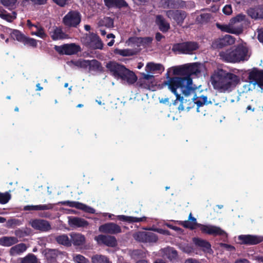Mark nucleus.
Wrapping results in <instances>:
<instances>
[{"label": "nucleus", "mask_w": 263, "mask_h": 263, "mask_svg": "<svg viewBox=\"0 0 263 263\" xmlns=\"http://www.w3.org/2000/svg\"><path fill=\"white\" fill-rule=\"evenodd\" d=\"M211 82L214 89L219 92L232 91L240 83L239 76L221 68L215 70L211 76Z\"/></svg>", "instance_id": "1"}, {"label": "nucleus", "mask_w": 263, "mask_h": 263, "mask_svg": "<svg viewBox=\"0 0 263 263\" xmlns=\"http://www.w3.org/2000/svg\"><path fill=\"white\" fill-rule=\"evenodd\" d=\"M169 76L168 73H167ZM190 80L188 81L186 79L181 78L176 76L171 77L167 76V80L164 81L163 84L168 86V88L173 93L176 97V101H182L183 97L178 93L177 89H180L181 93L184 96H188L192 91L194 90V88L190 83Z\"/></svg>", "instance_id": "2"}, {"label": "nucleus", "mask_w": 263, "mask_h": 263, "mask_svg": "<svg viewBox=\"0 0 263 263\" xmlns=\"http://www.w3.org/2000/svg\"><path fill=\"white\" fill-rule=\"evenodd\" d=\"M188 220L192 221L196 224L197 227L200 228L202 233L214 236H222L227 237L226 232L222 230L220 227L213 225H204L197 222L196 219L192 216V213H190L189 216Z\"/></svg>", "instance_id": "3"}, {"label": "nucleus", "mask_w": 263, "mask_h": 263, "mask_svg": "<svg viewBox=\"0 0 263 263\" xmlns=\"http://www.w3.org/2000/svg\"><path fill=\"white\" fill-rule=\"evenodd\" d=\"M199 48V44L196 42L185 41L174 44L172 50L174 53L184 54H192L194 51Z\"/></svg>", "instance_id": "4"}, {"label": "nucleus", "mask_w": 263, "mask_h": 263, "mask_svg": "<svg viewBox=\"0 0 263 263\" xmlns=\"http://www.w3.org/2000/svg\"><path fill=\"white\" fill-rule=\"evenodd\" d=\"M82 43L86 47L92 49H102L103 44L99 36L93 32L85 33L81 37Z\"/></svg>", "instance_id": "5"}, {"label": "nucleus", "mask_w": 263, "mask_h": 263, "mask_svg": "<svg viewBox=\"0 0 263 263\" xmlns=\"http://www.w3.org/2000/svg\"><path fill=\"white\" fill-rule=\"evenodd\" d=\"M81 21V15L77 11L71 10L63 17V23L68 27L76 28Z\"/></svg>", "instance_id": "6"}, {"label": "nucleus", "mask_w": 263, "mask_h": 263, "mask_svg": "<svg viewBox=\"0 0 263 263\" xmlns=\"http://www.w3.org/2000/svg\"><path fill=\"white\" fill-rule=\"evenodd\" d=\"M54 49L59 54L65 55L76 54L81 51L80 46L74 43L55 46Z\"/></svg>", "instance_id": "7"}, {"label": "nucleus", "mask_w": 263, "mask_h": 263, "mask_svg": "<svg viewBox=\"0 0 263 263\" xmlns=\"http://www.w3.org/2000/svg\"><path fill=\"white\" fill-rule=\"evenodd\" d=\"M248 82L254 86L258 85L261 89L263 88V70L253 68L249 72Z\"/></svg>", "instance_id": "8"}, {"label": "nucleus", "mask_w": 263, "mask_h": 263, "mask_svg": "<svg viewBox=\"0 0 263 263\" xmlns=\"http://www.w3.org/2000/svg\"><path fill=\"white\" fill-rule=\"evenodd\" d=\"M133 237L137 241L142 242H156L158 239L157 235L152 232L139 231Z\"/></svg>", "instance_id": "9"}, {"label": "nucleus", "mask_w": 263, "mask_h": 263, "mask_svg": "<svg viewBox=\"0 0 263 263\" xmlns=\"http://www.w3.org/2000/svg\"><path fill=\"white\" fill-rule=\"evenodd\" d=\"M166 15L171 20H173L178 25L181 26L186 17V13L180 10H168L166 11Z\"/></svg>", "instance_id": "10"}, {"label": "nucleus", "mask_w": 263, "mask_h": 263, "mask_svg": "<svg viewBox=\"0 0 263 263\" xmlns=\"http://www.w3.org/2000/svg\"><path fill=\"white\" fill-rule=\"evenodd\" d=\"M57 205H67L71 208H75L79 210H81L86 213L94 214L95 213V210L89 206L85 204L79 202L78 201H63L58 202L56 203Z\"/></svg>", "instance_id": "11"}, {"label": "nucleus", "mask_w": 263, "mask_h": 263, "mask_svg": "<svg viewBox=\"0 0 263 263\" xmlns=\"http://www.w3.org/2000/svg\"><path fill=\"white\" fill-rule=\"evenodd\" d=\"M106 67L112 76L117 79H120L124 71L126 68L123 65L116 62L110 61L106 65Z\"/></svg>", "instance_id": "12"}, {"label": "nucleus", "mask_w": 263, "mask_h": 263, "mask_svg": "<svg viewBox=\"0 0 263 263\" xmlns=\"http://www.w3.org/2000/svg\"><path fill=\"white\" fill-rule=\"evenodd\" d=\"M29 223L34 230H39L40 232H47L51 229L50 222L44 219H32L30 221Z\"/></svg>", "instance_id": "13"}, {"label": "nucleus", "mask_w": 263, "mask_h": 263, "mask_svg": "<svg viewBox=\"0 0 263 263\" xmlns=\"http://www.w3.org/2000/svg\"><path fill=\"white\" fill-rule=\"evenodd\" d=\"M235 39L230 35H226L221 38L215 40L212 44V46L215 49H221L229 45L235 43Z\"/></svg>", "instance_id": "14"}, {"label": "nucleus", "mask_w": 263, "mask_h": 263, "mask_svg": "<svg viewBox=\"0 0 263 263\" xmlns=\"http://www.w3.org/2000/svg\"><path fill=\"white\" fill-rule=\"evenodd\" d=\"M238 239L241 241V244L255 245L263 241V236L252 235H241L238 236Z\"/></svg>", "instance_id": "15"}, {"label": "nucleus", "mask_w": 263, "mask_h": 263, "mask_svg": "<svg viewBox=\"0 0 263 263\" xmlns=\"http://www.w3.org/2000/svg\"><path fill=\"white\" fill-rule=\"evenodd\" d=\"M99 230L102 233L110 234H117L122 231L121 227L114 222H108L101 225Z\"/></svg>", "instance_id": "16"}, {"label": "nucleus", "mask_w": 263, "mask_h": 263, "mask_svg": "<svg viewBox=\"0 0 263 263\" xmlns=\"http://www.w3.org/2000/svg\"><path fill=\"white\" fill-rule=\"evenodd\" d=\"M236 63L247 61L248 59V49L242 45H238L234 48Z\"/></svg>", "instance_id": "17"}, {"label": "nucleus", "mask_w": 263, "mask_h": 263, "mask_svg": "<svg viewBox=\"0 0 263 263\" xmlns=\"http://www.w3.org/2000/svg\"><path fill=\"white\" fill-rule=\"evenodd\" d=\"M161 2L164 8L178 10L186 7V2L182 0H162Z\"/></svg>", "instance_id": "18"}, {"label": "nucleus", "mask_w": 263, "mask_h": 263, "mask_svg": "<svg viewBox=\"0 0 263 263\" xmlns=\"http://www.w3.org/2000/svg\"><path fill=\"white\" fill-rule=\"evenodd\" d=\"M68 224L73 228H87L89 222L85 219L74 216L68 217Z\"/></svg>", "instance_id": "19"}, {"label": "nucleus", "mask_w": 263, "mask_h": 263, "mask_svg": "<svg viewBox=\"0 0 263 263\" xmlns=\"http://www.w3.org/2000/svg\"><path fill=\"white\" fill-rule=\"evenodd\" d=\"M173 74L181 78L186 79L188 81L190 80V83L192 84V79L190 77L187 65H183L180 66L176 67L173 69Z\"/></svg>", "instance_id": "20"}, {"label": "nucleus", "mask_w": 263, "mask_h": 263, "mask_svg": "<svg viewBox=\"0 0 263 263\" xmlns=\"http://www.w3.org/2000/svg\"><path fill=\"white\" fill-rule=\"evenodd\" d=\"M219 55L220 59L225 62L236 63L234 48H231L225 51H221L219 52Z\"/></svg>", "instance_id": "21"}, {"label": "nucleus", "mask_w": 263, "mask_h": 263, "mask_svg": "<svg viewBox=\"0 0 263 263\" xmlns=\"http://www.w3.org/2000/svg\"><path fill=\"white\" fill-rule=\"evenodd\" d=\"M248 15L254 20L263 18V5H258L247 10Z\"/></svg>", "instance_id": "22"}, {"label": "nucleus", "mask_w": 263, "mask_h": 263, "mask_svg": "<svg viewBox=\"0 0 263 263\" xmlns=\"http://www.w3.org/2000/svg\"><path fill=\"white\" fill-rule=\"evenodd\" d=\"M98 243H102L108 247H115L117 245L115 237L110 235H99L96 239Z\"/></svg>", "instance_id": "23"}, {"label": "nucleus", "mask_w": 263, "mask_h": 263, "mask_svg": "<svg viewBox=\"0 0 263 263\" xmlns=\"http://www.w3.org/2000/svg\"><path fill=\"white\" fill-rule=\"evenodd\" d=\"M120 79L122 81L126 82L128 84L132 85L137 81V77L133 71L126 68Z\"/></svg>", "instance_id": "24"}, {"label": "nucleus", "mask_w": 263, "mask_h": 263, "mask_svg": "<svg viewBox=\"0 0 263 263\" xmlns=\"http://www.w3.org/2000/svg\"><path fill=\"white\" fill-rule=\"evenodd\" d=\"M105 5L109 9L127 8L128 4L125 0H104Z\"/></svg>", "instance_id": "25"}, {"label": "nucleus", "mask_w": 263, "mask_h": 263, "mask_svg": "<svg viewBox=\"0 0 263 263\" xmlns=\"http://www.w3.org/2000/svg\"><path fill=\"white\" fill-rule=\"evenodd\" d=\"M192 241L196 246L201 248L204 252H209V250H212L211 243L206 240L199 237H193Z\"/></svg>", "instance_id": "26"}, {"label": "nucleus", "mask_w": 263, "mask_h": 263, "mask_svg": "<svg viewBox=\"0 0 263 263\" xmlns=\"http://www.w3.org/2000/svg\"><path fill=\"white\" fill-rule=\"evenodd\" d=\"M51 39L53 41L67 39L68 35L64 32L61 28L54 26L52 32H50Z\"/></svg>", "instance_id": "27"}, {"label": "nucleus", "mask_w": 263, "mask_h": 263, "mask_svg": "<svg viewBox=\"0 0 263 263\" xmlns=\"http://www.w3.org/2000/svg\"><path fill=\"white\" fill-rule=\"evenodd\" d=\"M71 244L74 246H82L85 242V237L84 235L79 233H72L70 234Z\"/></svg>", "instance_id": "28"}, {"label": "nucleus", "mask_w": 263, "mask_h": 263, "mask_svg": "<svg viewBox=\"0 0 263 263\" xmlns=\"http://www.w3.org/2000/svg\"><path fill=\"white\" fill-rule=\"evenodd\" d=\"M117 219L122 221H125L128 223H135L140 222H145L146 221L147 217L143 216L141 217H136L133 216H128L123 215H118Z\"/></svg>", "instance_id": "29"}, {"label": "nucleus", "mask_w": 263, "mask_h": 263, "mask_svg": "<svg viewBox=\"0 0 263 263\" xmlns=\"http://www.w3.org/2000/svg\"><path fill=\"white\" fill-rule=\"evenodd\" d=\"M156 23L159 26V30L162 32H166L170 28V24L167 22L161 15H158L156 18Z\"/></svg>", "instance_id": "30"}, {"label": "nucleus", "mask_w": 263, "mask_h": 263, "mask_svg": "<svg viewBox=\"0 0 263 263\" xmlns=\"http://www.w3.org/2000/svg\"><path fill=\"white\" fill-rule=\"evenodd\" d=\"M18 241L15 237L3 236L0 238V245L4 247H10Z\"/></svg>", "instance_id": "31"}, {"label": "nucleus", "mask_w": 263, "mask_h": 263, "mask_svg": "<svg viewBox=\"0 0 263 263\" xmlns=\"http://www.w3.org/2000/svg\"><path fill=\"white\" fill-rule=\"evenodd\" d=\"M26 249L27 247L26 245L24 243H21L11 248L9 251V253L11 256H15L23 253L26 250Z\"/></svg>", "instance_id": "32"}, {"label": "nucleus", "mask_w": 263, "mask_h": 263, "mask_svg": "<svg viewBox=\"0 0 263 263\" xmlns=\"http://www.w3.org/2000/svg\"><path fill=\"white\" fill-rule=\"evenodd\" d=\"M145 70L147 72L154 71H161L164 70V67L161 64L149 62L147 64Z\"/></svg>", "instance_id": "33"}, {"label": "nucleus", "mask_w": 263, "mask_h": 263, "mask_svg": "<svg viewBox=\"0 0 263 263\" xmlns=\"http://www.w3.org/2000/svg\"><path fill=\"white\" fill-rule=\"evenodd\" d=\"M194 104L197 105V111L199 112V108L203 106L204 105H208L212 104L211 101H208V98L206 96H201L196 98H193Z\"/></svg>", "instance_id": "34"}, {"label": "nucleus", "mask_w": 263, "mask_h": 263, "mask_svg": "<svg viewBox=\"0 0 263 263\" xmlns=\"http://www.w3.org/2000/svg\"><path fill=\"white\" fill-rule=\"evenodd\" d=\"M165 254L167 258L173 262L176 261L178 259V252L173 248H167L165 249Z\"/></svg>", "instance_id": "35"}, {"label": "nucleus", "mask_w": 263, "mask_h": 263, "mask_svg": "<svg viewBox=\"0 0 263 263\" xmlns=\"http://www.w3.org/2000/svg\"><path fill=\"white\" fill-rule=\"evenodd\" d=\"M55 240L59 244L64 246L70 247L71 246V241L66 234H63L57 236Z\"/></svg>", "instance_id": "36"}, {"label": "nucleus", "mask_w": 263, "mask_h": 263, "mask_svg": "<svg viewBox=\"0 0 263 263\" xmlns=\"http://www.w3.org/2000/svg\"><path fill=\"white\" fill-rule=\"evenodd\" d=\"M89 70L93 71H102L103 70L101 63L98 60L95 59L89 60Z\"/></svg>", "instance_id": "37"}, {"label": "nucleus", "mask_w": 263, "mask_h": 263, "mask_svg": "<svg viewBox=\"0 0 263 263\" xmlns=\"http://www.w3.org/2000/svg\"><path fill=\"white\" fill-rule=\"evenodd\" d=\"M19 260L20 263H37V258L34 254L29 253L25 257L20 258Z\"/></svg>", "instance_id": "38"}, {"label": "nucleus", "mask_w": 263, "mask_h": 263, "mask_svg": "<svg viewBox=\"0 0 263 263\" xmlns=\"http://www.w3.org/2000/svg\"><path fill=\"white\" fill-rule=\"evenodd\" d=\"M36 31L31 32L32 35H35L42 39H45L47 37V34L44 31V28L39 24L35 26Z\"/></svg>", "instance_id": "39"}, {"label": "nucleus", "mask_w": 263, "mask_h": 263, "mask_svg": "<svg viewBox=\"0 0 263 263\" xmlns=\"http://www.w3.org/2000/svg\"><path fill=\"white\" fill-rule=\"evenodd\" d=\"M17 1V0H0V3L8 9L12 10L16 8Z\"/></svg>", "instance_id": "40"}, {"label": "nucleus", "mask_w": 263, "mask_h": 263, "mask_svg": "<svg viewBox=\"0 0 263 263\" xmlns=\"http://www.w3.org/2000/svg\"><path fill=\"white\" fill-rule=\"evenodd\" d=\"M187 67L189 68L190 77H191L192 74H197L200 72L199 65L197 63H194L190 65H187Z\"/></svg>", "instance_id": "41"}, {"label": "nucleus", "mask_w": 263, "mask_h": 263, "mask_svg": "<svg viewBox=\"0 0 263 263\" xmlns=\"http://www.w3.org/2000/svg\"><path fill=\"white\" fill-rule=\"evenodd\" d=\"M11 36L20 42L23 43L24 41L25 35L18 30H13L11 33Z\"/></svg>", "instance_id": "42"}, {"label": "nucleus", "mask_w": 263, "mask_h": 263, "mask_svg": "<svg viewBox=\"0 0 263 263\" xmlns=\"http://www.w3.org/2000/svg\"><path fill=\"white\" fill-rule=\"evenodd\" d=\"M92 263H109L108 259L101 255H95L91 257Z\"/></svg>", "instance_id": "43"}, {"label": "nucleus", "mask_w": 263, "mask_h": 263, "mask_svg": "<svg viewBox=\"0 0 263 263\" xmlns=\"http://www.w3.org/2000/svg\"><path fill=\"white\" fill-rule=\"evenodd\" d=\"M0 17L8 22H12L16 18L15 16H12L4 9H0Z\"/></svg>", "instance_id": "44"}, {"label": "nucleus", "mask_w": 263, "mask_h": 263, "mask_svg": "<svg viewBox=\"0 0 263 263\" xmlns=\"http://www.w3.org/2000/svg\"><path fill=\"white\" fill-rule=\"evenodd\" d=\"M211 14L210 13H202L197 17V21L201 24L206 23L210 21Z\"/></svg>", "instance_id": "45"}, {"label": "nucleus", "mask_w": 263, "mask_h": 263, "mask_svg": "<svg viewBox=\"0 0 263 263\" xmlns=\"http://www.w3.org/2000/svg\"><path fill=\"white\" fill-rule=\"evenodd\" d=\"M216 27L222 31L231 33H235L234 29L231 28L230 25H221L219 23H216Z\"/></svg>", "instance_id": "46"}, {"label": "nucleus", "mask_w": 263, "mask_h": 263, "mask_svg": "<svg viewBox=\"0 0 263 263\" xmlns=\"http://www.w3.org/2000/svg\"><path fill=\"white\" fill-rule=\"evenodd\" d=\"M100 23L107 28H112L114 27V20L110 17H105L102 20Z\"/></svg>", "instance_id": "47"}, {"label": "nucleus", "mask_w": 263, "mask_h": 263, "mask_svg": "<svg viewBox=\"0 0 263 263\" xmlns=\"http://www.w3.org/2000/svg\"><path fill=\"white\" fill-rule=\"evenodd\" d=\"M116 53L123 57L132 56L135 54L133 50L129 49H116Z\"/></svg>", "instance_id": "48"}, {"label": "nucleus", "mask_w": 263, "mask_h": 263, "mask_svg": "<svg viewBox=\"0 0 263 263\" xmlns=\"http://www.w3.org/2000/svg\"><path fill=\"white\" fill-rule=\"evenodd\" d=\"M73 260L76 263H90L87 258L81 254H76L73 256Z\"/></svg>", "instance_id": "49"}, {"label": "nucleus", "mask_w": 263, "mask_h": 263, "mask_svg": "<svg viewBox=\"0 0 263 263\" xmlns=\"http://www.w3.org/2000/svg\"><path fill=\"white\" fill-rule=\"evenodd\" d=\"M179 224L185 228L194 230L196 228V224L189 220L180 221Z\"/></svg>", "instance_id": "50"}, {"label": "nucleus", "mask_w": 263, "mask_h": 263, "mask_svg": "<svg viewBox=\"0 0 263 263\" xmlns=\"http://www.w3.org/2000/svg\"><path fill=\"white\" fill-rule=\"evenodd\" d=\"M24 45H29L32 47H36L37 46V41L36 40L25 36L24 41L23 42Z\"/></svg>", "instance_id": "51"}, {"label": "nucleus", "mask_w": 263, "mask_h": 263, "mask_svg": "<svg viewBox=\"0 0 263 263\" xmlns=\"http://www.w3.org/2000/svg\"><path fill=\"white\" fill-rule=\"evenodd\" d=\"M11 196L8 193H0V203L6 204L10 199Z\"/></svg>", "instance_id": "52"}, {"label": "nucleus", "mask_w": 263, "mask_h": 263, "mask_svg": "<svg viewBox=\"0 0 263 263\" xmlns=\"http://www.w3.org/2000/svg\"><path fill=\"white\" fill-rule=\"evenodd\" d=\"M54 204L48 203L46 204L37 205L38 211H45L52 210L54 208Z\"/></svg>", "instance_id": "53"}, {"label": "nucleus", "mask_w": 263, "mask_h": 263, "mask_svg": "<svg viewBox=\"0 0 263 263\" xmlns=\"http://www.w3.org/2000/svg\"><path fill=\"white\" fill-rule=\"evenodd\" d=\"M141 46H147L152 43L153 38L152 37H141Z\"/></svg>", "instance_id": "54"}, {"label": "nucleus", "mask_w": 263, "mask_h": 263, "mask_svg": "<svg viewBox=\"0 0 263 263\" xmlns=\"http://www.w3.org/2000/svg\"><path fill=\"white\" fill-rule=\"evenodd\" d=\"M141 37L133 36L128 39V42L136 45L138 47L141 46Z\"/></svg>", "instance_id": "55"}, {"label": "nucleus", "mask_w": 263, "mask_h": 263, "mask_svg": "<svg viewBox=\"0 0 263 263\" xmlns=\"http://www.w3.org/2000/svg\"><path fill=\"white\" fill-rule=\"evenodd\" d=\"M48 0H23V2H30L34 5H43L45 4Z\"/></svg>", "instance_id": "56"}, {"label": "nucleus", "mask_w": 263, "mask_h": 263, "mask_svg": "<svg viewBox=\"0 0 263 263\" xmlns=\"http://www.w3.org/2000/svg\"><path fill=\"white\" fill-rule=\"evenodd\" d=\"M137 85L141 88L144 89H149L150 86L149 84H147L145 81L140 79L139 81L137 83Z\"/></svg>", "instance_id": "57"}, {"label": "nucleus", "mask_w": 263, "mask_h": 263, "mask_svg": "<svg viewBox=\"0 0 263 263\" xmlns=\"http://www.w3.org/2000/svg\"><path fill=\"white\" fill-rule=\"evenodd\" d=\"M182 250L183 252L187 254H191L194 252V249L193 246L189 244H187L186 245L184 246L182 248Z\"/></svg>", "instance_id": "58"}, {"label": "nucleus", "mask_w": 263, "mask_h": 263, "mask_svg": "<svg viewBox=\"0 0 263 263\" xmlns=\"http://www.w3.org/2000/svg\"><path fill=\"white\" fill-rule=\"evenodd\" d=\"M16 237L19 238H23L27 235V233L25 231L21 230L20 229L16 230L14 232Z\"/></svg>", "instance_id": "59"}, {"label": "nucleus", "mask_w": 263, "mask_h": 263, "mask_svg": "<svg viewBox=\"0 0 263 263\" xmlns=\"http://www.w3.org/2000/svg\"><path fill=\"white\" fill-rule=\"evenodd\" d=\"M89 60H83L82 61H78L77 65L82 68L89 67Z\"/></svg>", "instance_id": "60"}, {"label": "nucleus", "mask_w": 263, "mask_h": 263, "mask_svg": "<svg viewBox=\"0 0 263 263\" xmlns=\"http://www.w3.org/2000/svg\"><path fill=\"white\" fill-rule=\"evenodd\" d=\"M71 0H53V1L60 7H64L69 4Z\"/></svg>", "instance_id": "61"}, {"label": "nucleus", "mask_w": 263, "mask_h": 263, "mask_svg": "<svg viewBox=\"0 0 263 263\" xmlns=\"http://www.w3.org/2000/svg\"><path fill=\"white\" fill-rule=\"evenodd\" d=\"M220 246L221 247L223 248L226 249V250L230 251H233L235 250V248L229 244L224 243H221L220 244Z\"/></svg>", "instance_id": "62"}, {"label": "nucleus", "mask_w": 263, "mask_h": 263, "mask_svg": "<svg viewBox=\"0 0 263 263\" xmlns=\"http://www.w3.org/2000/svg\"><path fill=\"white\" fill-rule=\"evenodd\" d=\"M222 11L224 14L227 15H230L232 12V9L231 5H226L225 6L223 9Z\"/></svg>", "instance_id": "63"}, {"label": "nucleus", "mask_w": 263, "mask_h": 263, "mask_svg": "<svg viewBox=\"0 0 263 263\" xmlns=\"http://www.w3.org/2000/svg\"><path fill=\"white\" fill-rule=\"evenodd\" d=\"M25 211H38L37 205H26L24 208Z\"/></svg>", "instance_id": "64"}]
</instances>
